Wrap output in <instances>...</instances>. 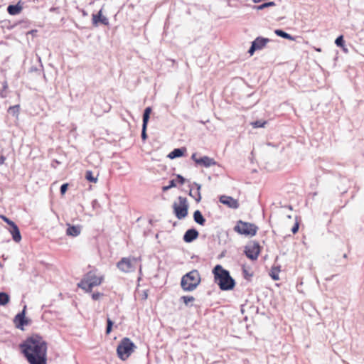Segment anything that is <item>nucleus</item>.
<instances>
[{
    "instance_id": "f257e3e1",
    "label": "nucleus",
    "mask_w": 364,
    "mask_h": 364,
    "mask_svg": "<svg viewBox=\"0 0 364 364\" xmlns=\"http://www.w3.org/2000/svg\"><path fill=\"white\" fill-rule=\"evenodd\" d=\"M20 348L29 364L47 363V343L41 336L33 335L28 338Z\"/></svg>"
},
{
    "instance_id": "f03ea898",
    "label": "nucleus",
    "mask_w": 364,
    "mask_h": 364,
    "mask_svg": "<svg viewBox=\"0 0 364 364\" xmlns=\"http://www.w3.org/2000/svg\"><path fill=\"white\" fill-rule=\"evenodd\" d=\"M213 273L215 282L221 290L228 291L234 288L235 285V280L230 276V272L223 269L221 265H216L213 270Z\"/></svg>"
},
{
    "instance_id": "7ed1b4c3",
    "label": "nucleus",
    "mask_w": 364,
    "mask_h": 364,
    "mask_svg": "<svg viewBox=\"0 0 364 364\" xmlns=\"http://www.w3.org/2000/svg\"><path fill=\"white\" fill-rule=\"evenodd\" d=\"M200 276L198 270L193 269L181 278V286L185 291H192L200 283Z\"/></svg>"
},
{
    "instance_id": "20e7f679",
    "label": "nucleus",
    "mask_w": 364,
    "mask_h": 364,
    "mask_svg": "<svg viewBox=\"0 0 364 364\" xmlns=\"http://www.w3.org/2000/svg\"><path fill=\"white\" fill-rule=\"evenodd\" d=\"M134 348H136L134 343L129 338H124L117 346V353L120 359L125 360L129 357Z\"/></svg>"
},
{
    "instance_id": "39448f33",
    "label": "nucleus",
    "mask_w": 364,
    "mask_h": 364,
    "mask_svg": "<svg viewBox=\"0 0 364 364\" xmlns=\"http://www.w3.org/2000/svg\"><path fill=\"white\" fill-rule=\"evenodd\" d=\"M178 203L174 202L173 203V213L178 220L185 218L188 215V203L186 198L178 196Z\"/></svg>"
},
{
    "instance_id": "423d86ee",
    "label": "nucleus",
    "mask_w": 364,
    "mask_h": 364,
    "mask_svg": "<svg viewBox=\"0 0 364 364\" xmlns=\"http://www.w3.org/2000/svg\"><path fill=\"white\" fill-rule=\"evenodd\" d=\"M258 228L253 223L243 222L242 220L237 221L236 225L234 227V230L240 234L248 236H254L256 235Z\"/></svg>"
},
{
    "instance_id": "0eeeda50",
    "label": "nucleus",
    "mask_w": 364,
    "mask_h": 364,
    "mask_svg": "<svg viewBox=\"0 0 364 364\" xmlns=\"http://www.w3.org/2000/svg\"><path fill=\"white\" fill-rule=\"evenodd\" d=\"M139 258H122L117 264V267L123 272L128 273L134 271L133 262H136Z\"/></svg>"
},
{
    "instance_id": "6e6552de",
    "label": "nucleus",
    "mask_w": 364,
    "mask_h": 364,
    "mask_svg": "<svg viewBox=\"0 0 364 364\" xmlns=\"http://www.w3.org/2000/svg\"><path fill=\"white\" fill-rule=\"evenodd\" d=\"M260 252L258 242H252L245 246V254L251 260H256Z\"/></svg>"
},
{
    "instance_id": "1a4fd4ad",
    "label": "nucleus",
    "mask_w": 364,
    "mask_h": 364,
    "mask_svg": "<svg viewBox=\"0 0 364 364\" xmlns=\"http://www.w3.org/2000/svg\"><path fill=\"white\" fill-rule=\"evenodd\" d=\"M26 306L23 307V309L21 312L18 313L17 315H16L14 318V323L16 324V328L23 330V327L28 324H29L30 321L26 318Z\"/></svg>"
},
{
    "instance_id": "9d476101",
    "label": "nucleus",
    "mask_w": 364,
    "mask_h": 364,
    "mask_svg": "<svg viewBox=\"0 0 364 364\" xmlns=\"http://www.w3.org/2000/svg\"><path fill=\"white\" fill-rule=\"evenodd\" d=\"M85 277L90 284L88 286L91 287L92 289L94 287L100 285L103 279L102 277H97L96 274L92 272H89L86 275Z\"/></svg>"
},
{
    "instance_id": "9b49d317",
    "label": "nucleus",
    "mask_w": 364,
    "mask_h": 364,
    "mask_svg": "<svg viewBox=\"0 0 364 364\" xmlns=\"http://www.w3.org/2000/svg\"><path fill=\"white\" fill-rule=\"evenodd\" d=\"M219 200L221 203L226 205L229 208L233 209H237L239 208V203L237 200L233 198L232 197L221 196Z\"/></svg>"
},
{
    "instance_id": "f8f14e48",
    "label": "nucleus",
    "mask_w": 364,
    "mask_h": 364,
    "mask_svg": "<svg viewBox=\"0 0 364 364\" xmlns=\"http://www.w3.org/2000/svg\"><path fill=\"white\" fill-rule=\"evenodd\" d=\"M102 9L96 14H92V24L95 26H97L98 23H100L105 26L109 24V20L106 16H102Z\"/></svg>"
},
{
    "instance_id": "ddd939ff",
    "label": "nucleus",
    "mask_w": 364,
    "mask_h": 364,
    "mask_svg": "<svg viewBox=\"0 0 364 364\" xmlns=\"http://www.w3.org/2000/svg\"><path fill=\"white\" fill-rule=\"evenodd\" d=\"M198 237V232L194 229H188L183 235V240L186 242L190 243L195 240Z\"/></svg>"
},
{
    "instance_id": "4468645a",
    "label": "nucleus",
    "mask_w": 364,
    "mask_h": 364,
    "mask_svg": "<svg viewBox=\"0 0 364 364\" xmlns=\"http://www.w3.org/2000/svg\"><path fill=\"white\" fill-rule=\"evenodd\" d=\"M23 3L21 1H19L15 5H9L7 7V12L12 16L17 15L21 12L23 10Z\"/></svg>"
},
{
    "instance_id": "2eb2a0df",
    "label": "nucleus",
    "mask_w": 364,
    "mask_h": 364,
    "mask_svg": "<svg viewBox=\"0 0 364 364\" xmlns=\"http://www.w3.org/2000/svg\"><path fill=\"white\" fill-rule=\"evenodd\" d=\"M196 163L200 165H202L205 167H210L211 166H213L216 164L215 160L212 158H210L207 156H203L198 160H196Z\"/></svg>"
},
{
    "instance_id": "dca6fc26",
    "label": "nucleus",
    "mask_w": 364,
    "mask_h": 364,
    "mask_svg": "<svg viewBox=\"0 0 364 364\" xmlns=\"http://www.w3.org/2000/svg\"><path fill=\"white\" fill-rule=\"evenodd\" d=\"M81 232V227L80 225H71L70 224L68 225V228L66 230V234L69 236L77 237Z\"/></svg>"
},
{
    "instance_id": "f3484780",
    "label": "nucleus",
    "mask_w": 364,
    "mask_h": 364,
    "mask_svg": "<svg viewBox=\"0 0 364 364\" xmlns=\"http://www.w3.org/2000/svg\"><path fill=\"white\" fill-rule=\"evenodd\" d=\"M186 151V148L185 147L174 149L168 154V157L171 159L178 158L183 156Z\"/></svg>"
},
{
    "instance_id": "a211bd4d",
    "label": "nucleus",
    "mask_w": 364,
    "mask_h": 364,
    "mask_svg": "<svg viewBox=\"0 0 364 364\" xmlns=\"http://www.w3.org/2000/svg\"><path fill=\"white\" fill-rule=\"evenodd\" d=\"M193 186H195L196 187V191L193 192L192 188H191L189 196L195 198L196 201L198 203L201 200V196L200 192L201 186L196 182L193 183Z\"/></svg>"
},
{
    "instance_id": "6ab92c4d",
    "label": "nucleus",
    "mask_w": 364,
    "mask_h": 364,
    "mask_svg": "<svg viewBox=\"0 0 364 364\" xmlns=\"http://www.w3.org/2000/svg\"><path fill=\"white\" fill-rule=\"evenodd\" d=\"M10 232L12 235V238L16 242H18L21 240V235L18 226L14 224L11 226Z\"/></svg>"
},
{
    "instance_id": "aec40b11",
    "label": "nucleus",
    "mask_w": 364,
    "mask_h": 364,
    "mask_svg": "<svg viewBox=\"0 0 364 364\" xmlns=\"http://www.w3.org/2000/svg\"><path fill=\"white\" fill-rule=\"evenodd\" d=\"M270 40L269 38H263V37H257L255 38V40L254 41H252L254 43H256V47L257 48V50H261L265 46L266 44L269 42Z\"/></svg>"
},
{
    "instance_id": "412c9836",
    "label": "nucleus",
    "mask_w": 364,
    "mask_h": 364,
    "mask_svg": "<svg viewBox=\"0 0 364 364\" xmlns=\"http://www.w3.org/2000/svg\"><path fill=\"white\" fill-rule=\"evenodd\" d=\"M193 220L196 223L200 225H204L205 223V219L199 210H197L193 213Z\"/></svg>"
},
{
    "instance_id": "4be33fe9",
    "label": "nucleus",
    "mask_w": 364,
    "mask_h": 364,
    "mask_svg": "<svg viewBox=\"0 0 364 364\" xmlns=\"http://www.w3.org/2000/svg\"><path fill=\"white\" fill-rule=\"evenodd\" d=\"M274 33L277 36L282 37L283 38L291 40V41L294 40V38L293 36H291L290 34L287 33V32L284 31L283 30L276 29L274 31Z\"/></svg>"
},
{
    "instance_id": "5701e85b",
    "label": "nucleus",
    "mask_w": 364,
    "mask_h": 364,
    "mask_svg": "<svg viewBox=\"0 0 364 364\" xmlns=\"http://www.w3.org/2000/svg\"><path fill=\"white\" fill-rule=\"evenodd\" d=\"M90 284L88 283L86 277H85L83 279L81 280L80 283H78V287L84 290H85L87 292H90L92 291V288L90 287L88 285Z\"/></svg>"
},
{
    "instance_id": "b1692460",
    "label": "nucleus",
    "mask_w": 364,
    "mask_h": 364,
    "mask_svg": "<svg viewBox=\"0 0 364 364\" xmlns=\"http://www.w3.org/2000/svg\"><path fill=\"white\" fill-rule=\"evenodd\" d=\"M276 4L274 1H269V2L263 3L258 6H254L253 9L259 11V10H263L267 7L274 6Z\"/></svg>"
},
{
    "instance_id": "393cba45",
    "label": "nucleus",
    "mask_w": 364,
    "mask_h": 364,
    "mask_svg": "<svg viewBox=\"0 0 364 364\" xmlns=\"http://www.w3.org/2000/svg\"><path fill=\"white\" fill-rule=\"evenodd\" d=\"M20 111V106L18 105L11 106L8 109V112L13 116L18 117Z\"/></svg>"
},
{
    "instance_id": "a878e982",
    "label": "nucleus",
    "mask_w": 364,
    "mask_h": 364,
    "mask_svg": "<svg viewBox=\"0 0 364 364\" xmlns=\"http://www.w3.org/2000/svg\"><path fill=\"white\" fill-rule=\"evenodd\" d=\"M9 301V296L5 292H0V305L4 306Z\"/></svg>"
},
{
    "instance_id": "bb28decb",
    "label": "nucleus",
    "mask_w": 364,
    "mask_h": 364,
    "mask_svg": "<svg viewBox=\"0 0 364 364\" xmlns=\"http://www.w3.org/2000/svg\"><path fill=\"white\" fill-rule=\"evenodd\" d=\"M279 272V267H273L271 270V272L269 273V275L274 281L279 280V279L278 274Z\"/></svg>"
},
{
    "instance_id": "cd10ccee",
    "label": "nucleus",
    "mask_w": 364,
    "mask_h": 364,
    "mask_svg": "<svg viewBox=\"0 0 364 364\" xmlns=\"http://www.w3.org/2000/svg\"><path fill=\"white\" fill-rule=\"evenodd\" d=\"M85 178L92 183H96L97 181V178L94 177L92 172L91 171H87L85 173Z\"/></svg>"
},
{
    "instance_id": "c85d7f7f",
    "label": "nucleus",
    "mask_w": 364,
    "mask_h": 364,
    "mask_svg": "<svg viewBox=\"0 0 364 364\" xmlns=\"http://www.w3.org/2000/svg\"><path fill=\"white\" fill-rule=\"evenodd\" d=\"M266 124H267L266 121H262V120H257V121L251 122V125L254 128L264 127Z\"/></svg>"
},
{
    "instance_id": "c756f323",
    "label": "nucleus",
    "mask_w": 364,
    "mask_h": 364,
    "mask_svg": "<svg viewBox=\"0 0 364 364\" xmlns=\"http://www.w3.org/2000/svg\"><path fill=\"white\" fill-rule=\"evenodd\" d=\"M176 180L172 179L169 181V184L168 186L162 187V191L164 192H166V191H168L170 188L176 187Z\"/></svg>"
},
{
    "instance_id": "7c9ffc66",
    "label": "nucleus",
    "mask_w": 364,
    "mask_h": 364,
    "mask_svg": "<svg viewBox=\"0 0 364 364\" xmlns=\"http://www.w3.org/2000/svg\"><path fill=\"white\" fill-rule=\"evenodd\" d=\"M181 300H182L186 306H188L190 302L195 300V298L192 296H183L181 297Z\"/></svg>"
},
{
    "instance_id": "2f4dec72",
    "label": "nucleus",
    "mask_w": 364,
    "mask_h": 364,
    "mask_svg": "<svg viewBox=\"0 0 364 364\" xmlns=\"http://www.w3.org/2000/svg\"><path fill=\"white\" fill-rule=\"evenodd\" d=\"M335 43L338 47H343L344 46V39L343 36H339L335 41Z\"/></svg>"
},
{
    "instance_id": "473e14b6",
    "label": "nucleus",
    "mask_w": 364,
    "mask_h": 364,
    "mask_svg": "<svg viewBox=\"0 0 364 364\" xmlns=\"http://www.w3.org/2000/svg\"><path fill=\"white\" fill-rule=\"evenodd\" d=\"M257 48L256 47V43H252V45L248 50V53L250 54V55H252L255 50H257Z\"/></svg>"
},
{
    "instance_id": "72a5a7b5",
    "label": "nucleus",
    "mask_w": 364,
    "mask_h": 364,
    "mask_svg": "<svg viewBox=\"0 0 364 364\" xmlns=\"http://www.w3.org/2000/svg\"><path fill=\"white\" fill-rule=\"evenodd\" d=\"M146 128H147V126H142V130H141V139L143 140H145L147 138V134H146Z\"/></svg>"
},
{
    "instance_id": "f704fd0d",
    "label": "nucleus",
    "mask_w": 364,
    "mask_h": 364,
    "mask_svg": "<svg viewBox=\"0 0 364 364\" xmlns=\"http://www.w3.org/2000/svg\"><path fill=\"white\" fill-rule=\"evenodd\" d=\"M68 183H63V185H61V186H60V193L62 195H64L65 193V192L68 190Z\"/></svg>"
},
{
    "instance_id": "c9c22d12",
    "label": "nucleus",
    "mask_w": 364,
    "mask_h": 364,
    "mask_svg": "<svg viewBox=\"0 0 364 364\" xmlns=\"http://www.w3.org/2000/svg\"><path fill=\"white\" fill-rule=\"evenodd\" d=\"M149 115L148 114H143V124H142V126H147V124H148V122H149Z\"/></svg>"
},
{
    "instance_id": "e433bc0d",
    "label": "nucleus",
    "mask_w": 364,
    "mask_h": 364,
    "mask_svg": "<svg viewBox=\"0 0 364 364\" xmlns=\"http://www.w3.org/2000/svg\"><path fill=\"white\" fill-rule=\"evenodd\" d=\"M1 218L8 224L11 226H12L13 225L15 224L14 222H13L12 220H9V218H7L6 216H1Z\"/></svg>"
},
{
    "instance_id": "4c0bfd02",
    "label": "nucleus",
    "mask_w": 364,
    "mask_h": 364,
    "mask_svg": "<svg viewBox=\"0 0 364 364\" xmlns=\"http://www.w3.org/2000/svg\"><path fill=\"white\" fill-rule=\"evenodd\" d=\"M176 178L178 180V183L180 184H183L185 183V181H186L185 178L183 176H182L181 175H180V174H178L176 176Z\"/></svg>"
},
{
    "instance_id": "58836bf2",
    "label": "nucleus",
    "mask_w": 364,
    "mask_h": 364,
    "mask_svg": "<svg viewBox=\"0 0 364 364\" xmlns=\"http://www.w3.org/2000/svg\"><path fill=\"white\" fill-rule=\"evenodd\" d=\"M102 294L100 292H96V293H93L92 295V298L93 300H98L100 299V297L102 296Z\"/></svg>"
},
{
    "instance_id": "ea45409f",
    "label": "nucleus",
    "mask_w": 364,
    "mask_h": 364,
    "mask_svg": "<svg viewBox=\"0 0 364 364\" xmlns=\"http://www.w3.org/2000/svg\"><path fill=\"white\" fill-rule=\"evenodd\" d=\"M299 230V223H296L294 224V225L291 228V232L295 234L298 232Z\"/></svg>"
},
{
    "instance_id": "a19ab883",
    "label": "nucleus",
    "mask_w": 364,
    "mask_h": 364,
    "mask_svg": "<svg viewBox=\"0 0 364 364\" xmlns=\"http://www.w3.org/2000/svg\"><path fill=\"white\" fill-rule=\"evenodd\" d=\"M151 112V108L150 107H147L144 111V113L146 114H148L150 116V114Z\"/></svg>"
},
{
    "instance_id": "79ce46f5",
    "label": "nucleus",
    "mask_w": 364,
    "mask_h": 364,
    "mask_svg": "<svg viewBox=\"0 0 364 364\" xmlns=\"http://www.w3.org/2000/svg\"><path fill=\"white\" fill-rule=\"evenodd\" d=\"M113 324H114L113 321L109 318H107V326H109V327L112 328Z\"/></svg>"
},
{
    "instance_id": "37998d69",
    "label": "nucleus",
    "mask_w": 364,
    "mask_h": 364,
    "mask_svg": "<svg viewBox=\"0 0 364 364\" xmlns=\"http://www.w3.org/2000/svg\"><path fill=\"white\" fill-rule=\"evenodd\" d=\"M6 160V157L3 155L0 156V165L3 164L4 163V161Z\"/></svg>"
},
{
    "instance_id": "c03bdc74",
    "label": "nucleus",
    "mask_w": 364,
    "mask_h": 364,
    "mask_svg": "<svg viewBox=\"0 0 364 364\" xmlns=\"http://www.w3.org/2000/svg\"><path fill=\"white\" fill-rule=\"evenodd\" d=\"M112 327L107 326V328H106V333L107 334L110 333V332L112 331Z\"/></svg>"
},
{
    "instance_id": "a18cd8bd",
    "label": "nucleus",
    "mask_w": 364,
    "mask_h": 364,
    "mask_svg": "<svg viewBox=\"0 0 364 364\" xmlns=\"http://www.w3.org/2000/svg\"><path fill=\"white\" fill-rule=\"evenodd\" d=\"M191 159L196 162V160H198V159L196 158V154H193L191 156Z\"/></svg>"
},
{
    "instance_id": "49530a36",
    "label": "nucleus",
    "mask_w": 364,
    "mask_h": 364,
    "mask_svg": "<svg viewBox=\"0 0 364 364\" xmlns=\"http://www.w3.org/2000/svg\"><path fill=\"white\" fill-rule=\"evenodd\" d=\"M7 87H8V85H7L6 81H5V82H4V84H3V89H4V90H6V89H7Z\"/></svg>"
},
{
    "instance_id": "de8ad7c7",
    "label": "nucleus",
    "mask_w": 364,
    "mask_h": 364,
    "mask_svg": "<svg viewBox=\"0 0 364 364\" xmlns=\"http://www.w3.org/2000/svg\"><path fill=\"white\" fill-rule=\"evenodd\" d=\"M0 95H1V97H6V95H4V92H3V91L1 92Z\"/></svg>"
},
{
    "instance_id": "09e8293b",
    "label": "nucleus",
    "mask_w": 364,
    "mask_h": 364,
    "mask_svg": "<svg viewBox=\"0 0 364 364\" xmlns=\"http://www.w3.org/2000/svg\"><path fill=\"white\" fill-rule=\"evenodd\" d=\"M262 1V0H252V1H253L254 3H258V2H260V1Z\"/></svg>"
},
{
    "instance_id": "8fccbe9b",
    "label": "nucleus",
    "mask_w": 364,
    "mask_h": 364,
    "mask_svg": "<svg viewBox=\"0 0 364 364\" xmlns=\"http://www.w3.org/2000/svg\"><path fill=\"white\" fill-rule=\"evenodd\" d=\"M334 276H331V277H329V278H326V280H331L332 277H333Z\"/></svg>"
},
{
    "instance_id": "3c124183",
    "label": "nucleus",
    "mask_w": 364,
    "mask_h": 364,
    "mask_svg": "<svg viewBox=\"0 0 364 364\" xmlns=\"http://www.w3.org/2000/svg\"><path fill=\"white\" fill-rule=\"evenodd\" d=\"M243 272H244V273H245V274H248V272H247V271H246L245 269H244V270H243Z\"/></svg>"
},
{
    "instance_id": "603ef678",
    "label": "nucleus",
    "mask_w": 364,
    "mask_h": 364,
    "mask_svg": "<svg viewBox=\"0 0 364 364\" xmlns=\"http://www.w3.org/2000/svg\"><path fill=\"white\" fill-rule=\"evenodd\" d=\"M343 257H344V258H346V257H347L346 254H344V255H343Z\"/></svg>"
}]
</instances>
